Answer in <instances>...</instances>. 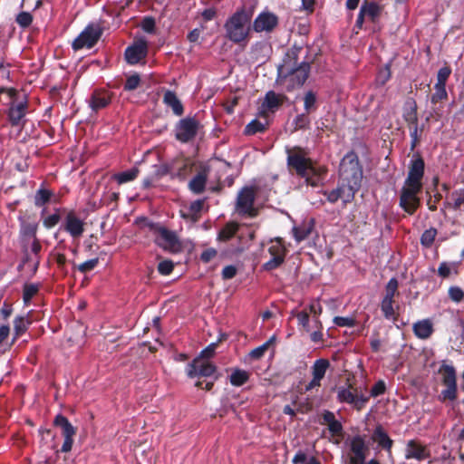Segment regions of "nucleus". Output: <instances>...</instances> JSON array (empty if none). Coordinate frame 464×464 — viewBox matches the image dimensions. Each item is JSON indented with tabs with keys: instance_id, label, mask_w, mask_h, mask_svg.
<instances>
[{
	"instance_id": "obj_1",
	"label": "nucleus",
	"mask_w": 464,
	"mask_h": 464,
	"mask_svg": "<svg viewBox=\"0 0 464 464\" xmlns=\"http://www.w3.org/2000/svg\"><path fill=\"white\" fill-rule=\"evenodd\" d=\"M362 179V170L355 153H347L340 164V184L337 188L325 193L331 203L342 199L344 204L353 199L359 190Z\"/></svg>"
},
{
	"instance_id": "obj_2",
	"label": "nucleus",
	"mask_w": 464,
	"mask_h": 464,
	"mask_svg": "<svg viewBox=\"0 0 464 464\" xmlns=\"http://www.w3.org/2000/svg\"><path fill=\"white\" fill-rule=\"evenodd\" d=\"M287 163L291 170L305 179L312 187L318 186L326 172L324 167L314 163L307 157L306 152L300 148H293L287 150Z\"/></svg>"
},
{
	"instance_id": "obj_3",
	"label": "nucleus",
	"mask_w": 464,
	"mask_h": 464,
	"mask_svg": "<svg viewBox=\"0 0 464 464\" xmlns=\"http://www.w3.org/2000/svg\"><path fill=\"white\" fill-rule=\"evenodd\" d=\"M253 10L241 8L233 14L225 23L226 37L239 44L248 39L251 30Z\"/></svg>"
},
{
	"instance_id": "obj_4",
	"label": "nucleus",
	"mask_w": 464,
	"mask_h": 464,
	"mask_svg": "<svg viewBox=\"0 0 464 464\" xmlns=\"http://www.w3.org/2000/svg\"><path fill=\"white\" fill-rule=\"evenodd\" d=\"M147 227L153 235L154 242L158 246L172 254L182 251L183 245L176 232L160 224L148 223Z\"/></svg>"
},
{
	"instance_id": "obj_5",
	"label": "nucleus",
	"mask_w": 464,
	"mask_h": 464,
	"mask_svg": "<svg viewBox=\"0 0 464 464\" xmlns=\"http://www.w3.org/2000/svg\"><path fill=\"white\" fill-rule=\"evenodd\" d=\"M310 71L308 63H302L298 67H294L291 59L285 60L279 67L278 72L281 77L289 78L291 88L300 87L306 81Z\"/></svg>"
},
{
	"instance_id": "obj_6",
	"label": "nucleus",
	"mask_w": 464,
	"mask_h": 464,
	"mask_svg": "<svg viewBox=\"0 0 464 464\" xmlns=\"http://www.w3.org/2000/svg\"><path fill=\"white\" fill-rule=\"evenodd\" d=\"M439 374L441 378V382L446 386L439 398L441 401H454L457 397V383H456V371L450 366L444 364L439 370Z\"/></svg>"
},
{
	"instance_id": "obj_7",
	"label": "nucleus",
	"mask_w": 464,
	"mask_h": 464,
	"mask_svg": "<svg viewBox=\"0 0 464 464\" xmlns=\"http://www.w3.org/2000/svg\"><path fill=\"white\" fill-rule=\"evenodd\" d=\"M384 6L374 1L364 0L361 5L360 12L356 20L355 26L358 29H362L365 20L370 21L373 24L379 22Z\"/></svg>"
},
{
	"instance_id": "obj_8",
	"label": "nucleus",
	"mask_w": 464,
	"mask_h": 464,
	"mask_svg": "<svg viewBox=\"0 0 464 464\" xmlns=\"http://www.w3.org/2000/svg\"><path fill=\"white\" fill-rule=\"evenodd\" d=\"M421 191L420 188L410 187L404 184L400 195V206L410 215L414 214L420 206L418 194Z\"/></svg>"
},
{
	"instance_id": "obj_9",
	"label": "nucleus",
	"mask_w": 464,
	"mask_h": 464,
	"mask_svg": "<svg viewBox=\"0 0 464 464\" xmlns=\"http://www.w3.org/2000/svg\"><path fill=\"white\" fill-rule=\"evenodd\" d=\"M53 424L61 429L62 435L64 437V442L62 446L63 452H69L73 444V437L76 434V428H74L63 415H57L53 420Z\"/></svg>"
},
{
	"instance_id": "obj_10",
	"label": "nucleus",
	"mask_w": 464,
	"mask_h": 464,
	"mask_svg": "<svg viewBox=\"0 0 464 464\" xmlns=\"http://www.w3.org/2000/svg\"><path fill=\"white\" fill-rule=\"evenodd\" d=\"M254 201L255 190L251 188H243L237 196V210L240 214L255 217L256 210L253 207Z\"/></svg>"
},
{
	"instance_id": "obj_11",
	"label": "nucleus",
	"mask_w": 464,
	"mask_h": 464,
	"mask_svg": "<svg viewBox=\"0 0 464 464\" xmlns=\"http://www.w3.org/2000/svg\"><path fill=\"white\" fill-rule=\"evenodd\" d=\"M369 448L361 436H355L351 440L349 463L364 464Z\"/></svg>"
},
{
	"instance_id": "obj_12",
	"label": "nucleus",
	"mask_w": 464,
	"mask_h": 464,
	"mask_svg": "<svg viewBox=\"0 0 464 464\" xmlns=\"http://www.w3.org/2000/svg\"><path fill=\"white\" fill-rule=\"evenodd\" d=\"M101 30L99 27L89 25L85 30L73 41L72 47L74 50H80L83 47L91 48L101 36Z\"/></svg>"
},
{
	"instance_id": "obj_13",
	"label": "nucleus",
	"mask_w": 464,
	"mask_h": 464,
	"mask_svg": "<svg viewBox=\"0 0 464 464\" xmlns=\"http://www.w3.org/2000/svg\"><path fill=\"white\" fill-rule=\"evenodd\" d=\"M268 253L271 258L264 265L267 270H273L278 267L285 259V248L282 244L281 239L276 238L270 241Z\"/></svg>"
},
{
	"instance_id": "obj_14",
	"label": "nucleus",
	"mask_w": 464,
	"mask_h": 464,
	"mask_svg": "<svg viewBox=\"0 0 464 464\" xmlns=\"http://www.w3.org/2000/svg\"><path fill=\"white\" fill-rule=\"evenodd\" d=\"M337 399L340 402L353 404L358 410L362 409L367 401V398L358 395L356 389H353L351 383H348L347 387L337 389Z\"/></svg>"
},
{
	"instance_id": "obj_15",
	"label": "nucleus",
	"mask_w": 464,
	"mask_h": 464,
	"mask_svg": "<svg viewBox=\"0 0 464 464\" xmlns=\"http://www.w3.org/2000/svg\"><path fill=\"white\" fill-rule=\"evenodd\" d=\"M198 127V122L195 119H183L177 125L176 138L181 142H188L196 136Z\"/></svg>"
},
{
	"instance_id": "obj_16",
	"label": "nucleus",
	"mask_w": 464,
	"mask_h": 464,
	"mask_svg": "<svg viewBox=\"0 0 464 464\" xmlns=\"http://www.w3.org/2000/svg\"><path fill=\"white\" fill-rule=\"evenodd\" d=\"M0 93H5L9 98L10 103H14V98L16 95V91L14 89H2ZM26 105V102H21L16 105L12 104L9 110V118L14 125L18 124L22 118L25 115Z\"/></svg>"
},
{
	"instance_id": "obj_17",
	"label": "nucleus",
	"mask_w": 464,
	"mask_h": 464,
	"mask_svg": "<svg viewBox=\"0 0 464 464\" xmlns=\"http://www.w3.org/2000/svg\"><path fill=\"white\" fill-rule=\"evenodd\" d=\"M215 371L216 367L209 361L202 358H196L189 364L188 375L190 378H194L196 376L208 377L211 376Z\"/></svg>"
},
{
	"instance_id": "obj_18",
	"label": "nucleus",
	"mask_w": 464,
	"mask_h": 464,
	"mask_svg": "<svg viewBox=\"0 0 464 464\" xmlns=\"http://www.w3.org/2000/svg\"><path fill=\"white\" fill-rule=\"evenodd\" d=\"M424 174V161L419 158L411 162L408 177L404 184L410 187L422 188L421 179Z\"/></svg>"
},
{
	"instance_id": "obj_19",
	"label": "nucleus",
	"mask_w": 464,
	"mask_h": 464,
	"mask_svg": "<svg viewBox=\"0 0 464 464\" xmlns=\"http://www.w3.org/2000/svg\"><path fill=\"white\" fill-rule=\"evenodd\" d=\"M278 23L276 15L269 12L261 13L254 21L253 29L257 32H271Z\"/></svg>"
},
{
	"instance_id": "obj_20",
	"label": "nucleus",
	"mask_w": 464,
	"mask_h": 464,
	"mask_svg": "<svg viewBox=\"0 0 464 464\" xmlns=\"http://www.w3.org/2000/svg\"><path fill=\"white\" fill-rule=\"evenodd\" d=\"M147 54V42L140 39L133 45L128 47L125 51V58L130 64H135L143 59Z\"/></svg>"
},
{
	"instance_id": "obj_21",
	"label": "nucleus",
	"mask_w": 464,
	"mask_h": 464,
	"mask_svg": "<svg viewBox=\"0 0 464 464\" xmlns=\"http://www.w3.org/2000/svg\"><path fill=\"white\" fill-rule=\"evenodd\" d=\"M329 366L330 362L326 359H319L315 361L312 368L313 379L306 385V391H310L321 385V380L324 377V374Z\"/></svg>"
},
{
	"instance_id": "obj_22",
	"label": "nucleus",
	"mask_w": 464,
	"mask_h": 464,
	"mask_svg": "<svg viewBox=\"0 0 464 464\" xmlns=\"http://www.w3.org/2000/svg\"><path fill=\"white\" fill-rule=\"evenodd\" d=\"M403 118L408 122L411 130V136L416 139L418 132L417 104L413 100L406 102L404 106Z\"/></svg>"
},
{
	"instance_id": "obj_23",
	"label": "nucleus",
	"mask_w": 464,
	"mask_h": 464,
	"mask_svg": "<svg viewBox=\"0 0 464 464\" xmlns=\"http://www.w3.org/2000/svg\"><path fill=\"white\" fill-rule=\"evenodd\" d=\"M282 103V96L274 92H268L259 109V114L266 117L269 112H274Z\"/></svg>"
},
{
	"instance_id": "obj_24",
	"label": "nucleus",
	"mask_w": 464,
	"mask_h": 464,
	"mask_svg": "<svg viewBox=\"0 0 464 464\" xmlns=\"http://www.w3.org/2000/svg\"><path fill=\"white\" fill-rule=\"evenodd\" d=\"M111 102V94L109 92L104 90H96L91 95L89 100L90 107L92 111H98L108 106Z\"/></svg>"
},
{
	"instance_id": "obj_25",
	"label": "nucleus",
	"mask_w": 464,
	"mask_h": 464,
	"mask_svg": "<svg viewBox=\"0 0 464 464\" xmlns=\"http://www.w3.org/2000/svg\"><path fill=\"white\" fill-rule=\"evenodd\" d=\"M65 229L73 237H80L84 231V223L73 213H69L65 218Z\"/></svg>"
},
{
	"instance_id": "obj_26",
	"label": "nucleus",
	"mask_w": 464,
	"mask_h": 464,
	"mask_svg": "<svg viewBox=\"0 0 464 464\" xmlns=\"http://www.w3.org/2000/svg\"><path fill=\"white\" fill-rule=\"evenodd\" d=\"M427 450L424 446L415 440H410L407 444L406 458L423 459L428 457Z\"/></svg>"
},
{
	"instance_id": "obj_27",
	"label": "nucleus",
	"mask_w": 464,
	"mask_h": 464,
	"mask_svg": "<svg viewBox=\"0 0 464 464\" xmlns=\"http://www.w3.org/2000/svg\"><path fill=\"white\" fill-rule=\"evenodd\" d=\"M163 102L167 106L172 109L176 115L180 116L183 114V105L175 92L167 91L164 93Z\"/></svg>"
},
{
	"instance_id": "obj_28",
	"label": "nucleus",
	"mask_w": 464,
	"mask_h": 464,
	"mask_svg": "<svg viewBox=\"0 0 464 464\" xmlns=\"http://www.w3.org/2000/svg\"><path fill=\"white\" fill-rule=\"evenodd\" d=\"M372 439L384 450L388 451L391 450L392 446V440L390 439V437L387 435V433L383 430L382 427L376 428V430L372 433Z\"/></svg>"
},
{
	"instance_id": "obj_29",
	"label": "nucleus",
	"mask_w": 464,
	"mask_h": 464,
	"mask_svg": "<svg viewBox=\"0 0 464 464\" xmlns=\"http://www.w3.org/2000/svg\"><path fill=\"white\" fill-rule=\"evenodd\" d=\"M37 223L23 222L21 227V236L23 237L24 247H26L27 238H36Z\"/></svg>"
},
{
	"instance_id": "obj_30",
	"label": "nucleus",
	"mask_w": 464,
	"mask_h": 464,
	"mask_svg": "<svg viewBox=\"0 0 464 464\" xmlns=\"http://www.w3.org/2000/svg\"><path fill=\"white\" fill-rule=\"evenodd\" d=\"M415 334L421 338H428L432 333V324L429 320H422L413 325Z\"/></svg>"
},
{
	"instance_id": "obj_31",
	"label": "nucleus",
	"mask_w": 464,
	"mask_h": 464,
	"mask_svg": "<svg viewBox=\"0 0 464 464\" xmlns=\"http://www.w3.org/2000/svg\"><path fill=\"white\" fill-rule=\"evenodd\" d=\"M207 177L208 174L206 169L198 173L197 176L189 182L190 189L195 193H201L205 188Z\"/></svg>"
},
{
	"instance_id": "obj_32",
	"label": "nucleus",
	"mask_w": 464,
	"mask_h": 464,
	"mask_svg": "<svg viewBox=\"0 0 464 464\" xmlns=\"http://www.w3.org/2000/svg\"><path fill=\"white\" fill-rule=\"evenodd\" d=\"M204 206L203 200H196L192 202L187 211H181V216L184 218H190L193 221H197L199 218V212Z\"/></svg>"
},
{
	"instance_id": "obj_33",
	"label": "nucleus",
	"mask_w": 464,
	"mask_h": 464,
	"mask_svg": "<svg viewBox=\"0 0 464 464\" xmlns=\"http://www.w3.org/2000/svg\"><path fill=\"white\" fill-rule=\"evenodd\" d=\"M139 174V169L133 168L128 171L114 174L112 179H115L119 184H123L131 181L137 178Z\"/></svg>"
},
{
	"instance_id": "obj_34",
	"label": "nucleus",
	"mask_w": 464,
	"mask_h": 464,
	"mask_svg": "<svg viewBox=\"0 0 464 464\" xmlns=\"http://www.w3.org/2000/svg\"><path fill=\"white\" fill-rule=\"evenodd\" d=\"M30 321L27 318L24 316L16 317L14 321V339L23 334L27 330Z\"/></svg>"
},
{
	"instance_id": "obj_35",
	"label": "nucleus",
	"mask_w": 464,
	"mask_h": 464,
	"mask_svg": "<svg viewBox=\"0 0 464 464\" xmlns=\"http://www.w3.org/2000/svg\"><path fill=\"white\" fill-rule=\"evenodd\" d=\"M312 229L313 227L310 223L295 227L293 231L296 241L300 242L305 239L312 232Z\"/></svg>"
},
{
	"instance_id": "obj_36",
	"label": "nucleus",
	"mask_w": 464,
	"mask_h": 464,
	"mask_svg": "<svg viewBox=\"0 0 464 464\" xmlns=\"http://www.w3.org/2000/svg\"><path fill=\"white\" fill-rule=\"evenodd\" d=\"M248 372L244 370H236L230 375V382L235 386L243 385L248 380Z\"/></svg>"
},
{
	"instance_id": "obj_37",
	"label": "nucleus",
	"mask_w": 464,
	"mask_h": 464,
	"mask_svg": "<svg viewBox=\"0 0 464 464\" xmlns=\"http://www.w3.org/2000/svg\"><path fill=\"white\" fill-rule=\"evenodd\" d=\"M238 226L236 223H228L219 232L218 238L223 241L229 240L237 231Z\"/></svg>"
},
{
	"instance_id": "obj_38",
	"label": "nucleus",
	"mask_w": 464,
	"mask_h": 464,
	"mask_svg": "<svg viewBox=\"0 0 464 464\" xmlns=\"http://www.w3.org/2000/svg\"><path fill=\"white\" fill-rule=\"evenodd\" d=\"M435 92L431 96V102L433 104H437L438 102H442L443 100H446L448 97L445 85L441 84H435L434 86Z\"/></svg>"
},
{
	"instance_id": "obj_39",
	"label": "nucleus",
	"mask_w": 464,
	"mask_h": 464,
	"mask_svg": "<svg viewBox=\"0 0 464 464\" xmlns=\"http://www.w3.org/2000/svg\"><path fill=\"white\" fill-rule=\"evenodd\" d=\"M398 294V281L395 278H392L385 288V296L383 299L394 301L395 295Z\"/></svg>"
},
{
	"instance_id": "obj_40",
	"label": "nucleus",
	"mask_w": 464,
	"mask_h": 464,
	"mask_svg": "<svg viewBox=\"0 0 464 464\" xmlns=\"http://www.w3.org/2000/svg\"><path fill=\"white\" fill-rule=\"evenodd\" d=\"M274 340H275V337H272L270 340H268L263 345L255 348L254 350H252L250 352L249 356L255 360L260 359L265 354L266 351L268 349V347L271 345V343L274 342Z\"/></svg>"
},
{
	"instance_id": "obj_41",
	"label": "nucleus",
	"mask_w": 464,
	"mask_h": 464,
	"mask_svg": "<svg viewBox=\"0 0 464 464\" xmlns=\"http://www.w3.org/2000/svg\"><path fill=\"white\" fill-rule=\"evenodd\" d=\"M304 109L307 113L315 110L316 95L314 92L309 91L305 93L304 98Z\"/></svg>"
},
{
	"instance_id": "obj_42",
	"label": "nucleus",
	"mask_w": 464,
	"mask_h": 464,
	"mask_svg": "<svg viewBox=\"0 0 464 464\" xmlns=\"http://www.w3.org/2000/svg\"><path fill=\"white\" fill-rule=\"evenodd\" d=\"M437 235V230L435 228H430L424 231L421 235L420 242L425 246H430L434 242V239Z\"/></svg>"
},
{
	"instance_id": "obj_43",
	"label": "nucleus",
	"mask_w": 464,
	"mask_h": 464,
	"mask_svg": "<svg viewBox=\"0 0 464 464\" xmlns=\"http://www.w3.org/2000/svg\"><path fill=\"white\" fill-rule=\"evenodd\" d=\"M51 192L46 189H40L36 192L34 197V204L41 207L50 200Z\"/></svg>"
},
{
	"instance_id": "obj_44",
	"label": "nucleus",
	"mask_w": 464,
	"mask_h": 464,
	"mask_svg": "<svg viewBox=\"0 0 464 464\" xmlns=\"http://www.w3.org/2000/svg\"><path fill=\"white\" fill-rule=\"evenodd\" d=\"M394 301L383 299L382 302V311L386 318H393L395 315V310L393 308Z\"/></svg>"
},
{
	"instance_id": "obj_45",
	"label": "nucleus",
	"mask_w": 464,
	"mask_h": 464,
	"mask_svg": "<svg viewBox=\"0 0 464 464\" xmlns=\"http://www.w3.org/2000/svg\"><path fill=\"white\" fill-rule=\"evenodd\" d=\"M266 124L261 123L260 121L255 120L246 125L245 132L248 135L256 134V132H260L265 130Z\"/></svg>"
},
{
	"instance_id": "obj_46",
	"label": "nucleus",
	"mask_w": 464,
	"mask_h": 464,
	"mask_svg": "<svg viewBox=\"0 0 464 464\" xmlns=\"http://www.w3.org/2000/svg\"><path fill=\"white\" fill-rule=\"evenodd\" d=\"M451 73L450 67L445 66L439 70L437 75V84L446 85V82Z\"/></svg>"
},
{
	"instance_id": "obj_47",
	"label": "nucleus",
	"mask_w": 464,
	"mask_h": 464,
	"mask_svg": "<svg viewBox=\"0 0 464 464\" xmlns=\"http://www.w3.org/2000/svg\"><path fill=\"white\" fill-rule=\"evenodd\" d=\"M38 292V287L35 285H25L24 288V301L28 304L32 297Z\"/></svg>"
},
{
	"instance_id": "obj_48",
	"label": "nucleus",
	"mask_w": 464,
	"mask_h": 464,
	"mask_svg": "<svg viewBox=\"0 0 464 464\" xmlns=\"http://www.w3.org/2000/svg\"><path fill=\"white\" fill-rule=\"evenodd\" d=\"M99 259L93 258L90 259L77 266L78 270L82 273H87L92 269L95 268V266L98 265Z\"/></svg>"
},
{
	"instance_id": "obj_49",
	"label": "nucleus",
	"mask_w": 464,
	"mask_h": 464,
	"mask_svg": "<svg viewBox=\"0 0 464 464\" xmlns=\"http://www.w3.org/2000/svg\"><path fill=\"white\" fill-rule=\"evenodd\" d=\"M309 313L314 314V322L316 324L317 328H321V323L318 320L317 316L322 313V306L320 304L314 302L309 305Z\"/></svg>"
},
{
	"instance_id": "obj_50",
	"label": "nucleus",
	"mask_w": 464,
	"mask_h": 464,
	"mask_svg": "<svg viewBox=\"0 0 464 464\" xmlns=\"http://www.w3.org/2000/svg\"><path fill=\"white\" fill-rule=\"evenodd\" d=\"M33 17L30 13L22 12L16 17V22L23 27H27L31 24Z\"/></svg>"
},
{
	"instance_id": "obj_51",
	"label": "nucleus",
	"mask_w": 464,
	"mask_h": 464,
	"mask_svg": "<svg viewBox=\"0 0 464 464\" xmlns=\"http://www.w3.org/2000/svg\"><path fill=\"white\" fill-rule=\"evenodd\" d=\"M174 268V264L170 260H163L158 266V270L162 275H169Z\"/></svg>"
},
{
	"instance_id": "obj_52",
	"label": "nucleus",
	"mask_w": 464,
	"mask_h": 464,
	"mask_svg": "<svg viewBox=\"0 0 464 464\" xmlns=\"http://www.w3.org/2000/svg\"><path fill=\"white\" fill-rule=\"evenodd\" d=\"M10 328L8 325H2L0 327V353L5 352V341L8 338Z\"/></svg>"
},
{
	"instance_id": "obj_53",
	"label": "nucleus",
	"mask_w": 464,
	"mask_h": 464,
	"mask_svg": "<svg viewBox=\"0 0 464 464\" xmlns=\"http://www.w3.org/2000/svg\"><path fill=\"white\" fill-rule=\"evenodd\" d=\"M140 76L138 74L128 77L124 88L129 91L135 90L140 84Z\"/></svg>"
},
{
	"instance_id": "obj_54",
	"label": "nucleus",
	"mask_w": 464,
	"mask_h": 464,
	"mask_svg": "<svg viewBox=\"0 0 464 464\" xmlns=\"http://www.w3.org/2000/svg\"><path fill=\"white\" fill-rule=\"evenodd\" d=\"M296 316H297L299 324H301L306 332H309L310 331L309 314L306 311H302V312L298 313Z\"/></svg>"
},
{
	"instance_id": "obj_55",
	"label": "nucleus",
	"mask_w": 464,
	"mask_h": 464,
	"mask_svg": "<svg viewBox=\"0 0 464 464\" xmlns=\"http://www.w3.org/2000/svg\"><path fill=\"white\" fill-rule=\"evenodd\" d=\"M450 297L455 302H460L464 297L463 291L458 286H452L449 290Z\"/></svg>"
},
{
	"instance_id": "obj_56",
	"label": "nucleus",
	"mask_w": 464,
	"mask_h": 464,
	"mask_svg": "<svg viewBox=\"0 0 464 464\" xmlns=\"http://www.w3.org/2000/svg\"><path fill=\"white\" fill-rule=\"evenodd\" d=\"M217 345V343L209 344L206 349H204L201 352L200 355L198 358H202L208 361V359L214 355Z\"/></svg>"
},
{
	"instance_id": "obj_57",
	"label": "nucleus",
	"mask_w": 464,
	"mask_h": 464,
	"mask_svg": "<svg viewBox=\"0 0 464 464\" xmlns=\"http://www.w3.org/2000/svg\"><path fill=\"white\" fill-rule=\"evenodd\" d=\"M334 322L338 326H353L354 324V320L350 317L336 316Z\"/></svg>"
},
{
	"instance_id": "obj_58",
	"label": "nucleus",
	"mask_w": 464,
	"mask_h": 464,
	"mask_svg": "<svg viewBox=\"0 0 464 464\" xmlns=\"http://www.w3.org/2000/svg\"><path fill=\"white\" fill-rule=\"evenodd\" d=\"M141 27L145 32L151 33L155 27V21L151 17H145L141 23Z\"/></svg>"
},
{
	"instance_id": "obj_59",
	"label": "nucleus",
	"mask_w": 464,
	"mask_h": 464,
	"mask_svg": "<svg viewBox=\"0 0 464 464\" xmlns=\"http://www.w3.org/2000/svg\"><path fill=\"white\" fill-rule=\"evenodd\" d=\"M391 77V72L388 67L381 70L377 76V81L381 84H384Z\"/></svg>"
},
{
	"instance_id": "obj_60",
	"label": "nucleus",
	"mask_w": 464,
	"mask_h": 464,
	"mask_svg": "<svg viewBox=\"0 0 464 464\" xmlns=\"http://www.w3.org/2000/svg\"><path fill=\"white\" fill-rule=\"evenodd\" d=\"M236 275L237 268L234 266H227L222 271V276L226 280L233 278Z\"/></svg>"
},
{
	"instance_id": "obj_61",
	"label": "nucleus",
	"mask_w": 464,
	"mask_h": 464,
	"mask_svg": "<svg viewBox=\"0 0 464 464\" xmlns=\"http://www.w3.org/2000/svg\"><path fill=\"white\" fill-rule=\"evenodd\" d=\"M452 198L454 200V208L461 209V208L464 207V192L454 193L452 194Z\"/></svg>"
},
{
	"instance_id": "obj_62",
	"label": "nucleus",
	"mask_w": 464,
	"mask_h": 464,
	"mask_svg": "<svg viewBox=\"0 0 464 464\" xmlns=\"http://www.w3.org/2000/svg\"><path fill=\"white\" fill-rule=\"evenodd\" d=\"M60 220V216L58 214H53L49 217H47L44 220V225L50 228V227H54L56 224H58Z\"/></svg>"
},
{
	"instance_id": "obj_63",
	"label": "nucleus",
	"mask_w": 464,
	"mask_h": 464,
	"mask_svg": "<svg viewBox=\"0 0 464 464\" xmlns=\"http://www.w3.org/2000/svg\"><path fill=\"white\" fill-rule=\"evenodd\" d=\"M216 256H217V251L213 248H209V249L205 250L201 254L200 258L203 262L208 263L210 260H212Z\"/></svg>"
},
{
	"instance_id": "obj_64",
	"label": "nucleus",
	"mask_w": 464,
	"mask_h": 464,
	"mask_svg": "<svg viewBox=\"0 0 464 464\" xmlns=\"http://www.w3.org/2000/svg\"><path fill=\"white\" fill-rule=\"evenodd\" d=\"M328 428H329V430L334 434V435H338L342 432V424L337 420H334L332 423H330L329 425H327Z\"/></svg>"
}]
</instances>
